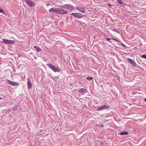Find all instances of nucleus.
Masks as SVG:
<instances>
[{
  "instance_id": "nucleus-3",
  "label": "nucleus",
  "mask_w": 146,
  "mask_h": 146,
  "mask_svg": "<svg viewBox=\"0 0 146 146\" xmlns=\"http://www.w3.org/2000/svg\"><path fill=\"white\" fill-rule=\"evenodd\" d=\"M56 13L59 14L63 15L67 14L68 13L67 11H65L62 9L60 8H57Z\"/></svg>"
},
{
  "instance_id": "nucleus-12",
  "label": "nucleus",
  "mask_w": 146,
  "mask_h": 146,
  "mask_svg": "<svg viewBox=\"0 0 146 146\" xmlns=\"http://www.w3.org/2000/svg\"><path fill=\"white\" fill-rule=\"evenodd\" d=\"M127 60L129 62L134 66H136V64L134 61L129 58H128Z\"/></svg>"
},
{
  "instance_id": "nucleus-17",
  "label": "nucleus",
  "mask_w": 146,
  "mask_h": 146,
  "mask_svg": "<svg viewBox=\"0 0 146 146\" xmlns=\"http://www.w3.org/2000/svg\"><path fill=\"white\" fill-rule=\"evenodd\" d=\"M112 30L113 31H114L115 32H117V33H119V32L116 29H112Z\"/></svg>"
},
{
  "instance_id": "nucleus-6",
  "label": "nucleus",
  "mask_w": 146,
  "mask_h": 146,
  "mask_svg": "<svg viewBox=\"0 0 146 146\" xmlns=\"http://www.w3.org/2000/svg\"><path fill=\"white\" fill-rule=\"evenodd\" d=\"M71 15L74 17H77L79 19L82 18L83 17V15L82 14L79 13H72Z\"/></svg>"
},
{
  "instance_id": "nucleus-26",
  "label": "nucleus",
  "mask_w": 146,
  "mask_h": 146,
  "mask_svg": "<svg viewBox=\"0 0 146 146\" xmlns=\"http://www.w3.org/2000/svg\"><path fill=\"white\" fill-rule=\"evenodd\" d=\"M90 78H91V77H88V78H87V79L88 80H89V79H90Z\"/></svg>"
},
{
  "instance_id": "nucleus-20",
  "label": "nucleus",
  "mask_w": 146,
  "mask_h": 146,
  "mask_svg": "<svg viewBox=\"0 0 146 146\" xmlns=\"http://www.w3.org/2000/svg\"><path fill=\"white\" fill-rule=\"evenodd\" d=\"M111 39L112 40H113L115 41H116L117 42H118V40L117 39H115V38H111Z\"/></svg>"
},
{
  "instance_id": "nucleus-16",
  "label": "nucleus",
  "mask_w": 146,
  "mask_h": 146,
  "mask_svg": "<svg viewBox=\"0 0 146 146\" xmlns=\"http://www.w3.org/2000/svg\"><path fill=\"white\" fill-rule=\"evenodd\" d=\"M34 48L37 51H40L41 50L40 48L38 46H35Z\"/></svg>"
},
{
  "instance_id": "nucleus-1",
  "label": "nucleus",
  "mask_w": 146,
  "mask_h": 146,
  "mask_svg": "<svg viewBox=\"0 0 146 146\" xmlns=\"http://www.w3.org/2000/svg\"><path fill=\"white\" fill-rule=\"evenodd\" d=\"M46 65L55 72H59L60 71V70L58 67H56L52 64H47Z\"/></svg>"
},
{
  "instance_id": "nucleus-10",
  "label": "nucleus",
  "mask_w": 146,
  "mask_h": 146,
  "mask_svg": "<svg viewBox=\"0 0 146 146\" xmlns=\"http://www.w3.org/2000/svg\"><path fill=\"white\" fill-rule=\"evenodd\" d=\"M27 86L28 89H30L32 88V85L31 83L30 78H28L27 79Z\"/></svg>"
},
{
  "instance_id": "nucleus-7",
  "label": "nucleus",
  "mask_w": 146,
  "mask_h": 146,
  "mask_svg": "<svg viewBox=\"0 0 146 146\" xmlns=\"http://www.w3.org/2000/svg\"><path fill=\"white\" fill-rule=\"evenodd\" d=\"M109 108V106L107 105H103L99 107L97 109L98 111H100L103 109L108 108Z\"/></svg>"
},
{
  "instance_id": "nucleus-13",
  "label": "nucleus",
  "mask_w": 146,
  "mask_h": 146,
  "mask_svg": "<svg viewBox=\"0 0 146 146\" xmlns=\"http://www.w3.org/2000/svg\"><path fill=\"white\" fill-rule=\"evenodd\" d=\"M57 8H54V7H52L49 10V12H54L56 13Z\"/></svg>"
},
{
  "instance_id": "nucleus-8",
  "label": "nucleus",
  "mask_w": 146,
  "mask_h": 146,
  "mask_svg": "<svg viewBox=\"0 0 146 146\" xmlns=\"http://www.w3.org/2000/svg\"><path fill=\"white\" fill-rule=\"evenodd\" d=\"M25 1L27 4L31 7H33L35 5L34 3L31 0H25Z\"/></svg>"
},
{
  "instance_id": "nucleus-11",
  "label": "nucleus",
  "mask_w": 146,
  "mask_h": 146,
  "mask_svg": "<svg viewBox=\"0 0 146 146\" xmlns=\"http://www.w3.org/2000/svg\"><path fill=\"white\" fill-rule=\"evenodd\" d=\"M79 92L81 94H83L84 93L87 92V90H86L84 89L83 88H81L79 90Z\"/></svg>"
},
{
  "instance_id": "nucleus-15",
  "label": "nucleus",
  "mask_w": 146,
  "mask_h": 146,
  "mask_svg": "<svg viewBox=\"0 0 146 146\" xmlns=\"http://www.w3.org/2000/svg\"><path fill=\"white\" fill-rule=\"evenodd\" d=\"M128 134V133L126 131H123L120 133V135H126Z\"/></svg>"
},
{
  "instance_id": "nucleus-22",
  "label": "nucleus",
  "mask_w": 146,
  "mask_h": 146,
  "mask_svg": "<svg viewBox=\"0 0 146 146\" xmlns=\"http://www.w3.org/2000/svg\"><path fill=\"white\" fill-rule=\"evenodd\" d=\"M99 127H100L102 128L103 127V125H99Z\"/></svg>"
},
{
  "instance_id": "nucleus-18",
  "label": "nucleus",
  "mask_w": 146,
  "mask_h": 146,
  "mask_svg": "<svg viewBox=\"0 0 146 146\" xmlns=\"http://www.w3.org/2000/svg\"><path fill=\"white\" fill-rule=\"evenodd\" d=\"M141 57L142 58H144L146 60V55H143L141 56Z\"/></svg>"
},
{
  "instance_id": "nucleus-2",
  "label": "nucleus",
  "mask_w": 146,
  "mask_h": 146,
  "mask_svg": "<svg viewBox=\"0 0 146 146\" xmlns=\"http://www.w3.org/2000/svg\"><path fill=\"white\" fill-rule=\"evenodd\" d=\"M61 7H63L64 9H67L70 11H72L74 9V7L73 5L70 4H67L64 5Z\"/></svg>"
},
{
  "instance_id": "nucleus-28",
  "label": "nucleus",
  "mask_w": 146,
  "mask_h": 146,
  "mask_svg": "<svg viewBox=\"0 0 146 146\" xmlns=\"http://www.w3.org/2000/svg\"><path fill=\"white\" fill-rule=\"evenodd\" d=\"M1 99V98L0 97V100Z\"/></svg>"
},
{
  "instance_id": "nucleus-25",
  "label": "nucleus",
  "mask_w": 146,
  "mask_h": 146,
  "mask_svg": "<svg viewBox=\"0 0 146 146\" xmlns=\"http://www.w3.org/2000/svg\"><path fill=\"white\" fill-rule=\"evenodd\" d=\"M122 46L124 47H125L126 46L124 44H122Z\"/></svg>"
},
{
  "instance_id": "nucleus-14",
  "label": "nucleus",
  "mask_w": 146,
  "mask_h": 146,
  "mask_svg": "<svg viewBox=\"0 0 146 146\" xmlns=\"http://www.w3.org/2000/svg\"><path fill=\"white\" fill-rule=\"evenodd\" d=\"M117 3L120 5H125V3L123 2L121 0H117Z\"/></svg>"
},
{
  "instance_id": "nucleus-27",
  "label": "nucleus",
  "mask_w": 146,
  "mask_h": 146,
  "mask_svg": "<svg viewBox=\"0 0 146 146\" xmlns=\"http://www.w3.org/2000/svg\"><path fill=\"white\" fill-rule=\"evenodd\" d=\"M109 42H110V43H111V41H110V40Z\"/></svg>"
},
{
  "instance_id": "nucleus-5",
  "label": "nucleus",
  "mask_w": 146,
  "mask_h": 146,
  "mask_svg": "<svg viewBox=\"0 0 146 146\" xmlns=\"http://www.w3.org/2000/svg\"><path fill=\"white\" fill-rule=\"evenodd\" d=\"M3 41H2V42L5 44H12L14 43L15 42V41L14 40L5 39H3Z\"/></svg>"
},
{
  "instance_id": "nucleus-4",
  "label": "nucleus",
  "mask_w": 146,
  "mask_h": 146,
  "mask_svg": "<svg viewBox=\"0 0 146 146\" xmlns=\"http://www.w3.org/2000/svg\"><path fill=\"white\" fill-rule=\"evenodd\" d=\"M6 82L12 86H19V84L18 82H13L8 79L7 80Z\"/></svg>"
},
{
  "instance_id": "nucleus-23",
  "label": "nucleus",
  "mask_w": 146,
  "mask_h": 146,
  "mask_svg": "<svg viewBox=\"0 0 146 146\" xmlns=\"http://www.w3.org/2000/svg\"><path fill=\"white\" fill-rule=\"evenodd\" d=\"M108 6H109L110 7H111L112 6L111 5V4H110V3L108 4Z\"/></svg>"
},
{
  "instance_id": "nucleus-9",
  "label": "nucleus",
  "mask_w": 146,
  "mask_h": 146,
  "mask_svg": "<svg viewBox=\"0 0 146 146\" xmlns=\"http://www.w3.org/2000/svg\"><path fill=\"white\" fill-rule=\"evenodd\" d=\"M76 9L82 13H84L85 12V8L83 7H76Z\"/></svg>"
},
{
  "instance_id": "nucleus-24",
  "label": "nucleus",
  "mask_w": 146,
  "mask_h": 146,
  "mask_svg": "<svg viewBox=\"0 0 146 146\" xmlns=\"http://www.w3.org/2000/svg\"><path fill=\"white\" fill-rule=\"evenodd\" d=\"M144 101L146 102V98H144Z\"/></svg>"
},
{
  "instance_id": "nucleus-21",
  "label": "nucleus",
  "mask_w": 146,
  "mask_h": 146,
  "mask_svg": "<svg viewBox=\"0 0 146 146\" xmlns=\"http://www.w3.org/2000/svg\"><path fill=\"white\" fill-rule=\"evenodd\" d=\"M111 38H106V40L108 41H110V40H111Z\"/></svg>"
},
{
  "instance_id": "nucleus-19",
  "label": "nucleus",
  "mask_w": 146,
  "mask_h": 146,
  "mask_svg": "<svg viewBox=\"0 0 146 146\" xmlns=\"http://www.w3.org/2000/svg\"><path fill=\"white\" fill-rule=\"evenodd\" d=\"M0 13H4V10L2 9H0Z\"/></svg>"
}]
</instances>
